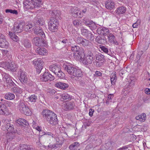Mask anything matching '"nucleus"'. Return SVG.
<instances>
[{
    "mask_svg": "<svg viewBox=\"0 0 150 150\" xmlns=\"http://www.w3.org/2000/svg\"><path fill=\"white\" fill-rule=\"evenodd\" d=\"M40 78V80L43 82L51 81L54 79V76L47 72H45L43 74L41 75Z\"/></svg>",
    "mask_w": 150,
    "mask_h": 150,
    "instance_id": "nucleus-9",
    "label": "nucleus"
},
{
    "mask_svg": "<svg viewBox=\"0 0 150 150\" xmlns=\"http://www.w3.org/2000/svg\"><path fill=\"white\" fill-rule=\"evenodd\" d=\"M3 121L4 126L3 129L4 131L6 130L8 131L6 134V137L7 142H8L15 138L16 132L14 129L13 125L10 124L8 120L5 119L3 120Z\"/></svg>",
    "mask_w": 150,
    "mask_h": 150,
    "instance_id": "nucleus-1",
    "label": "nucleus"
},
{
    "mask_svg": "<svg viewBox=\"0 0 150 150\" xmlns=\"http://www.w3.org/2000/svg\"><path fill=\"white\" fill-rule=\"evenodd\" d=\"M24 25L25 23L23 22L15 24L13 26V32L15 33L21 32L23 30Z\"/></svg>",
    "mask_w": 150,
    "mask_h": 150,
    "instance_id": "nucleus-14",
    "label": "nucleus"
},
{
    "mask_svg": "<svg viewBox=\"0 0 150 150\" xmlns=\"http://www.w3.org/2000/svg\"><path fill=\"white\" fill-rule=\"evenodd\" d=\"M87 38H89L91 41L93 40L94 38V35H93L91 32H90V33L89 34L88 36V37H87Z\"/></svg>",
    "mask_w": 150,
    "mask_h": 150,
    "instance_id": "nucleus-55",
    "label": "nucleus"
},
{
    "mask_svg": "<svg viewBox=\"0 0 150 150\" xmlns=\"http://www.w3.org/2000/svg\"><path fill=\"white\" fill-rule=\"evenodd\" d=\"M36 53L39 55H45L47 53V50L44 48L38 47L35 50Z\"/></svg>",
    "mask_w": 150,
    "mask_h": 150,
    "instance_id": "nucleus-20",
    "label": "nucleus"
},
{
    "mask_svg": "<svg viewBox=\"0 0 150 150\" xmlns=\"http://www.w3.org/2000/svg\"><path fill=\"white\" fill-rule=\"evenodd\" d=\"M28 99L31 102L35 103L38 100V97L36 95L33 94L28 97Z\"/></svg>",
    "mask_w": 150,
    "mask_h": 150,
    "instance_id": "nucleus-41",
    "label": "nucleus"
},
{
    "mask_svg": "<svg viewBox=\"0 0 150 150\" xmlns=\"http://www.w3.org/2000/svg\"><path fill=\"white\" fill-rule=\"evenodd\" d=\"M126 8L123 7L121 6L117 8L116 10V13L119 15L124 13L126 11Z\"/></svg>",
    "mask_w": 150,
    "mask_h": 150,
    "instance_id": "nucleus-35",
    "label": "nucleus"
},
{
    "mask_svg": "<svg viewBox=\"0 0 150 150\" xmlns=\"http://www.w3.org/2000/svg\"><path fill=\"white\" fill-rule=\"evenodd\" d=\"M12 89V91L15 94L17 97L18 96L23 92L22 89L18 86L13 88Z\"/></svg>",
    "mask_w": 150,
    "mask_h": 150,
    "instance_id": "nucleus-21",
    "label": "nucleus"
},
{
    "mask_svg": "<svg viewBox=\"0 0 150 150\" xmlns=\"http://www.w3.org/2000/svg\"><path fill=\"white\" fill-rule=\"evenodd\" d=\"M11 39L14 41L16 42H17L19 40V38L15 34L13 35Z\"/></svg>",
    "mask_w": 150,
    "mask_h": 150,
    "instance_id": "nucleus-57",
    "label": "nucleus"
},
{
    "mask_svg": "<svg viewBox=\"0 0 150 150\" xmlns=\"http://www.w3.org/2000/svg\"><path fill=\"white\" fill-rule=\"evenodd\" d=\"M8 47V42L6 41L5 38L0 44V47L2 48H7Z\"/></svg>",
    "mask_w": 150,
    "mask_h": 150,
    "instance_id": "nucleus-45",
    "label": "nucleus"
},
{
    "mask_svg": "<svg viewBox=\"0 0 150 150\" xmlns=\"http://www.w3.org/2000/svg\"><path fill=\"white\" fill-rule=\"evenodd\" d=\"M81 50L79 52L74 53V57L76 60L80 61L81 60L82 56L83 55L85 56L84 50L83 49H81Z\"/></svg>",
    "mask_w": 150,
    "mask_h": 150,
    "instance_id": "nucleus-16",
    "label": "nucleus"
},
{
    "mask_svg": "<svg viewBox=\"0 0 150 150\" xmlns=\"http://www.w3.org/2000/svg\"><path fill=\"white\" fill-rule=\"evenodd\" d=\"M56 74L57 75L58 77L61 79H65V74L62 71H61L60 69L59 70V71H58L57 73Z\"/></svg>",
    "mask_w": 150,
    "mask_h": 150,
    "instance_id": "nucleus-42",
    "label": "nucleus"
},
{
    "mask_svg": "<svg viewBox=\"0 0 150 150\" xmlns=\"http://www.w3.org/2000/svg\"><path fill=\"white\" fill-rule=\"evenodd\" d=\"M135 118L137 120L140 121V122H143L145 121L146 119V115L145 113H143L136 116Z\"/></svg>",
    "mask_w": 150,
    "mask_h": 150,
    "instance_id": "nucleus-27",
    "label": "nucleus"
},
{
    "mask_svg": "<svg viewBox=\"0 0 150 150\" xmlns=\"http://www.w3.org/2000/svg\"><path fill=\"white\" fill-rule=\"evenodd\" d=\"M8 79V80L6 81V84L8 87L14 86L15 85H16L15 84L11 78L10 79Z\"/></svg>",
    "mask_w": 150,
    "mask_h": 150,
    "instance_id": "nucleus-37",
    "label": "nucleus"
},
{
    "mask_svg": "<svg viewBox=\"0 0 150 150\" xmlns=\"http://www.w3.org/2000/svg\"><path fill=\"white\" fill-rule=\"evenodd\" d=\"M96 59L97 61L100 62H102V61L104 62L105 61L104 56L101 54H99L98 55H97Z\"/></svg>",
    "mask_w": 150,
    "mask_h": 150,
    "instance_id": "nucleus-39",
    "label": "nucleus"
},
{
    "mask_svg": "<svg viewBox=\"0 0 150 150\" xmlns=\"http://www.w3.org/2000/svg\"><path fill=\"white\" fill-rule=\"evenodd\" d=\"M74 68L75 67H73L71 64L68 65H66V69H67L66 71H67L68 74L70 75L72 74V72L74 70Z\"/></svg>",
    "mask_w": 150,
    "mask_h": 150,
    "instance_id": "nucleus-33",
    "label": "nucleus"
},
{
    "mask_svg": "<svg viewBox=\"0 0 150 150\" xmlns=\"http://www.w3.org/2000/svg\"><path fill=\"white\" fill-rule=\"evenodd\" d=\"M73 23L74 25L76 26H78L79 25L81 24L80 21L78 20H76L73 21Z\"/></svg>",
    "mask_w": 150,
    "mask_h": 150,
    "instance_id": "nucleus-56",
    "label": "nucleus"
},
{
    "mask_svg": "<svg viewBox=\"0 0 150 150\" xmlns=\"http://www.w3.org/2000/svg\"><path fill=\"white\" fill-rule=\"evenodd\" d=\"M101 50L103 51V52L105 53H107L108 52V48L104 46H101L100 47Z\"/></svg>",
    "mask_w": 150,
    "mask_h": 150,
    "instance_id": "nucleus-54",
    "label": "nucleus"
},
{
    "mask_svg": "<svg viewBox=\"0 0 150 150\" xmlns=\"http://www.w3.org/2000/svg\"><path fill=\"white\" fill-rule=\"evenodd\" d=\"M89 27L91 30H94L96 29L97 26L95 23L93 21Z\"/></svg>",
    "mask_w": 150,
    "mask_h": 150,
    "instance_id": "nucleus-50",
    "label": "nucleus"
},
{
    "mask_svg": "<svg viewBox=\"0 0 150 150\" xmlns=\"http://www.w3.org/2000/svg\"><path fill=\"white\" fill-rule=\"evenodd\" d=\"M99 3L98 2L96 1L93 3H92L89 6L90 7L93 8L95 9L96 7H97Z\"/></svg>",
    "mask_w": 150,
    "mask_h": 150,
    "instance_id": "nucleus-52",
    "label": "nucleus"
},
{
    "mask_svg": "<svg viewBox=\"0 0 150 150\" xmlns=\"http://www.w3.org/2000/svg\"><path fill=\"white\" fill-rule=\"evenodd\" d=\"M54 86L56 87L63 90H65L66 88L65 84L61 82L56 83Z\"/></svg>",
    "mask_w": 150,
    "mask_h": 150,
    "instance_id": "nucleus-30",
    "label": "nucleus"
},
{
    "mask_svg": "<svg viewBox=\"0 0 150 150\" xmlns=\"http://www.w3.org/2000/svg\"><path fill=\"white\" fill-rule=\"evenodd\" d=\"M34 33L38 36H41L42 38L45 36V34L41 28L37 27L34 30Z\"/></svg>",
    "mask_w": 150,
    "mask_h": 150,
    "instance_id": "nucleus-18",
    "label": "nucleus"
},
{
    "mask_svg": "<svg viewBox=\"0 0 150 150\" xmlns=\"http://www.w3.org/2000/svg\"><path fill=\"white\" fill-rule=\"evenodd\" d=\"M9 114V110L6 106L0 103V114L6 115Z\"/></svg>",
    "mask_w": 150,
    "mask_h": 150,
    "instance_id": "nucleus-15",
    "label": "nucleus"
},
{
    "mask_svg": "<svg viewBox=\"0 0 150 150\" xmlns=\"http://www.w3.org/2000/svg\"><path fill=\"white\" fill-rule=\"evenodd\" d=\"M88 54L86 56H84V57L82 58L81 61L84 65H88L91 64L92 62L93 55V53L91 51H89Z\"/></svg>",
    "mask_w": 150,
    "mask_h": 150,
    "instance_id": "nucleus-8",
    "label": "nucleus"
},
{
    "mask_svg": "<svg viewBox=\"0 0 150 150\" xmlns=\"http://www.w3.org/2000/svg\"><path fill=\"white\" fill-rule=\"evenodd\" d=\"M75 104L74 102H71L66 103V109L70 110L73 109Z\"/></svg>",
    "mask_w": 150,
    "mask_h": 150,
    "instance_id": "nucleus-34",
    "label": "nucleus"
},
{
    "mask_svg": "<svg viewBox=\"0 0 150 150\" xmlns=\"http://www.w3.org/2000/svg\"><path fill=\"white\" fill-rule=\"evenodd\" d=\"M1 52L3 54V56L4 57L6 56V57H5L6 59L7 60L8 58V59L10 58L9 55H10L9 54L8 51L7 50H1Z\"/></svg>",
    "mask_w": 150,
    "mask_h": 150,
    "instance_id": "nucleus-44",
    "label": "nucleus"
},
{
    "mask_svg": "<svg viewBox=\"0 0 150 150\" xmlns=\"http://www.w3.org/2000/svg\"><path fill=\"white\" fill-rule=\"evenodd\" d=\"M110 77L111 83L112 85H114L115 84L117 80L116 76V72L112 73L111 74Z\"/></svg>",
    "mask_w": 150,
    "mask_h": 150,
    "instance_id": "nucleus-32",
    "label": "nucleus"
},
{
    "mask_svg": "<svg viewBox=\"0 0 150 150\" xmlns=\"http://www.w3.org/2000/svg\"><path fill=\"white\" fill-rule=\"evenodd\" d=\"M15 97V96L13 93H8L6 94L5 98L8 100H11L13 99Z\"/></svg>",
    "mask_w": 150,
    "mask_h": 150,
    "instance_id": "nucleus-38",
    "label": "nucleus"
},
{
    "mask_svg": "<svg viewBox=\"0 0 150 150\" xmlns=\"http://www.w3.org/2000/svg\"><path fill=\"white\" fill-rule=\"evenodd\" d=\"M97 31L98 34L103 35L104 36L107 35L110 33L109 30L105 28H99L97 29Z\"/></svg>",
    "mask_w": 150,
    "mask_h": 150,
    "instance_id": "nucleus-17",
    "label": "nucleus"
},
{
    "mask_svg": "<svg viewBox=\"0 0 150 150\" xmlns=\"http://www.w3.org/2000/svg\"><path fill=\"white\" fill-rule=\"evenodd\" d=\"M33 64L36 67L38 72H40L42 69L43 62L42 59H35L33 61Z\"/></svg>",
    "mask_w": 150,
    "mask_h": 150,
    "instance_id": "nucleus-10",
    "label": "nucleus"
},
{
    "mask_svg": "<svg viewBox=\"0 0 150 150\" xmlns=\"http://www.w3.org/2000/svg\"><path fill=\"white\" fill-rule=\"evenodd\" d=\"M61 101L64 102L65 103V100L66 99L65 95L64 94H63L61 97L60 98Z\"/></svg>",
    "mask_w": 150,
    "mask_h": 150,
    "instance_id": "nucleus-61",
    "label": "nucleus"
},
{
    "mask_svg": "<svg viewBox=\"0 0 150 150\" xmlns=\"http://www.w3.org/2000/svg\"><path fill=\"white\" fill-rule=\"evenodd\" d=\"M103 63L104 62L102 61L101 62L97 61L96 63V65L98 67H101L103 65Z\"/></svg>",
    "mask_w": 150,
    "mask_h": 150,
    "instance_id": "nucleus-58",
    "label": "nucleus"
},
{
    "mask_svg": "<svg viewBox=\"0 0 150 150\" xmlns=\"http://www.w3.org/2000/svg\"><path fill=\"white\" fill-rule=\"evenodd\" d=\"M96 41L98 43L100 44H103L105 43V41L104 39L101 38H96Z\"/></svg>",
    "mask_w": 150,
    "mask_h": 150,
    "instance_id": "nucleus-49",
    "label": "nucleus"
},
{
    "mask_svg": "<svg viewBox=\"0 0 150 150\" xmlns=\"http://www.w3.org/2000/svg\"><path fill=\"white\" fill-rule=\"evenodd\" d=\"M107 37L108 40L110 42H113V43H115V44H118V42H117L116 41V42H115V36L112 34L109 33L108 34Z\"/></svg>",
    "mask_w": 150,
    "mask_h": 150,
    "instance_id": "nucleus-23",
    "label": "nucleus"
},
{
    "mask_svg": "<svg viewBox=\"0 0 150 150\" xmlns=\"http://www.w3.org/2000/svg\"><path fill=\"white\" fill-rule=\"evenodd\" d=\"M105 4L106 8L108 9H112L115 7V2L112 0H108Z\"/></svg>",
    "mask_w": 150,
    "mask_h": 150,
    "instance_id": "nucleus-19",
    "label": "nucleus"
},
{
    "mask_svg": "<svg viewBox=\"0 0 150 150\" xmlns=\"http://www.w3.org/2000/svg\"><path fill=\"white\" fill-rule=\"evenodd\" d=\"M89 115L91 117L92 116L93 113L94 112V110L93 109H92L91 108L89 109Z\"/></svg>",
    "mask_w": 150,
    "mask_h": 150,
    "instance_id": "nucleus-62",
    "label": "nucleus"
},
{
    "mask_svg": "<svg viewBox=\"0 0 150 150\" xmlns=\"http://www.w3.org/2000/svg\"><path fill=\"white\" fill-rule=\"evenodd\" d=\"M30 146V145H21L18 147V150H33Z\"/></svg>",
    "mask_w": 150,
    "mask_h": 150,
    "instance_id": "nucleus-24",
    "label": "nucleus"
},
{
    "mask_svg": "<svg viewBox=\"0 0 150 150\" xmlns=\"http://www.w3.org/2000/svg\"><path fill=\"white\" fill-rule=\"evenodd\" d=\"M50 14L55 18L59 17L60 15V11L59 10H54L50 12Z\"/></svg>",
    "mask_w": 150,
    "mask_h": 150,
    "instance_id": "nucleus-31",
    "label": "nucleus"
},
{
    "mask_svg": "<svg viewBox=\"0 0 150 150\" xmlns=\"http://www.w3.org/2000/svg\"><path fill=\"white\" fill-rule=\"evenodd\" d=\"M16 122L20 125H27L28 123L27 121L24 119L19 118L16 121Z\"/></svg>",
    "mask_w": 150,
    "mask_h": 150,
    "instance_id": "nucleus-26",
    "label": "nucleus"
},
{
    "mask_svg": "<svg viewBox=\"0 0 150 150\" xmlns=\"http://www.w3.org/2000/svg\"><path fill=\"white\" fill-rule=\"evenodd\" d=\"M9 57L10 58L7 59L6 62H3L2 65L5 67L6 68L14 71L16 70V66L13 62H11L12 56L9 55Z\"/></svg>",
    "mask_w": 150,
    "mask_h": 150,
    "instance_id": "nucleus-7",
    "label": "nucleus"
},
{
    "mask_svg": "<svg viewBox=\"0 0 150 150\" xmlns=\"http://www.w3.org/2000/svg\"><path fill=\"white\" fill-rule=\"evenodd\" d=\"M59 25L58 21L54 18H51L48 23L49 29L52 32H55Z\"/></svg>",
    "mask_w": 150,
    "mask_h": 150,
    "instance_id": "nucleus-4",
    "label": "nucleus"
},
{
    "mask_svg": "<svg viewBox=\"0 0 150 150\" xmlns=\"http://www.w3.org/2000/svg\"><path fill=\"white\" fill-rule=\"evenodd\" d=\"M18 108L20 111L26 115L30 116L32 114V112L28 106L23 102H20Z\"/></svg>",
    "mask_w": 150,
    "mask_h": 150,
    "instance_id": "nucleus-3",
    "label": "nucleus"
},
{
    "mask_svg": "<svg viewBox=\"0 0 150 150\" xmlns=\"http://www.w3.org/2000/svg\"><path fill=\"white\" fill-rule=\"evenodd\" d=\"M42 114L43 117L50 124L55 125L58 124L57 115L52 111L45 110L42 111Z\"/></svg>",
    "mask_w": 150,
    "mask_h": 150,
    "instance_id": "nucleus-2",
    "label": "nucleus"
},
{
    "mask_svg": "<svg viewBox=\"0 0 150 150\" xmlns=\"http://www.w3.org/2000/svg\"><path fill=\"white\" fill-rule=\"evenodd\" d=\"M18 74L19 75V79L21 82L23 84L26 83L27 81V73L21 70L18 72Z\"/></svg>",
    "mask_w": 150,
    "mask_h": 150,
    "instance_id": "nucleus-13",
    "label": "nucleus"
},
{
    "mask_svg": "<svg viewBox=\"0 0 150 150\" xmlns=\"http://www.w3.org/2000/svg\"><path fill=\"white\" fill-rule=\"evenodd\" d=\"M79 144L78 142H76L71 144L69 148L70 150H77L79 149Z\"/></svg>",
    "mask_w": 150,
    "mask_h": 150,
    "instance_id": "nucleus-28",
    "label": "nucleus"
},
{
    "mask_svg": "<svg viewBox=\"0 0 150 150\" xmlns=\"http://www.w3.org/2000/svg\"><path fill=\"white\" fill-rule=\"evenodd\" d=\"M77 43L80 45L87 48L93 47L92 43L88 40L82 37H78L76 40Z\"/></svg>",
    "mask_w": 150,
    "mask_h": 150,
    "instance_id": "nucleus-6",
    "label": "nucleus"
},
{
    "mask_svg": "<svg viewBox=\"0 0 150 150\" xmlns=\"http://www.w3.org/2000/svg\"><path fill=\"white\" fill-rule=\"evenodd\" d=\"M102 75V73L99 71H96L95 72V76H100Z\"/></svg>",
    "mask_w": 150,
    "mask_h": 150,
    "instance_id": "nucleus-63",
    "label": "nucleus"
},
{
    "mask_svg": "<svg viewBox=\"0 0 150 150\" xmlns=\"http://www.w3.org/2000/svg\"><path fill=\"white\" fill-rule=\"evenodd\" d=\"M7 104H8V106L9 107H13L14 105L13 103L10 101H8Z\"/></svg>",
    "mask_w": 150,
    "mask_h": 150,
    "instance_id": "nucleus-64",
    "label": "nucleus"
},
{
    "mask_svg": "<svg viewBox=\"0 0 150 150\" xmlns=\"http://www.w3.org/2000/svg\"><path fill=\"white\" fill-rule=\"evenodd\" d=\"M5 12L6 13H10L16 15H18V13L17 10L11 9H6L5 10Z\"/></svg>",
    "mask_w": 150,
    "mask_h": 150,
    "instance_id": "nucleus-47",
    "label": "nucleus"
},
{
    "mask_svg": "<svg viewBox=\"0 0 150 150\" xmlns=\"http://www.w3.org/2000/svg\"><path fill=\"white\" fill-rule=\"evenodd\" d=\"M23 4V8L25 11L32 10L34 8L39 7L35 4V3L32 2L31 0H24Z\"/></svg>",
    "mask_w": 150,
    "mask_h": 150,
    "instance_id": "nucleus-5",
    "label": "nucleus"
},
{
    "mask_svg": "<svg viewBox=\"0 0 150 150\" xmlns=\"http://www.w3.org/2000/svg\"><path fill=\"white\" fill-rule=\"evenodd\" d=\"M23 45L26 48H29L31 46L30 42L27 40H24L23 43Z\"/></svg>",
    "mask_w": 150,
    "mask_h": 150,
    "instance_id": "nucleus-48",
    "label": "nucleus"
},
{
    "mask_svg": "<svg viewBox=\"0 0 150 150\" xmlns=\"http://www.w3.org/2000/svg\"><path fill=\"white\" fill-rule=\"evenodd\" d=\"M59 66L55 64L50 65L49 67L50 70L54 72L55 74L57 73L58 71H59Z\"/></svg>",
    "mask_w": 150,
    "mask_h": 150,
    "instance_id": "nucleus-22",
    "label": "nucleus"
},
{
    "mask_svg": "<svg viewBox=\"0 0 150 150\" xmlns=\"http://www.w3.org/2000/svg\"><path fill=\"white\" fill-rule=\"evenodd\" d=\"M24 29L26 31H29L30 29V28H32L33 27V25L30 23H26L24 25Z\"/></svg>",
    "mask_w": 150,
    "mask_h": 150,
    "instance_id": "nucleus-43",
    "label": "nucleus"
},
{
    "mask_svg": "<svg viewBox=\"0 0 150 150\" xmlns=\"http://www.w3.org/2000/svg\"><path fill=\"white\" fill-rule=\"evenodd\" d=\"M71 49L74 53L79 52L81 51V49H83L82 48H80L79 46L75 45L74 46H71L70 47H68V50Z\"/></svg>",
    "mask_w": 150,
    "mask_h": 150,
    "instance_id": "nucleus-29",
    "label": "nucleus"
},
{
    "mask_svg": "<svg viewBox=\"0 0 150 150\" xmlns=\"http://www.w3.org/2000/svg\"><path fill=\"white\" fill-rule=\"evenodd\" d=\"M34 21L38 25H42L44 23V21L42 18H40L39 16H36L34 19Z\"/></svg>",
    "mask_w": 150,
    "mask_h": 150,
    "instance_id": "nucleus-25",
    "label": "nucleus"
},
{
    "mask_svg": "<svg viewBox=\"0 0 150 150\" xmlns=\"http://www.w3.org/2000/svg\"><path fill=\"white\" fill-rule=\"evenodd\" d=\"M71 13L72 16L75 18H81L83 16V13L80 11L79 9L75 7L71 9Z\"/></svg>",
    "mask_w": 150,
    "mask_h": 150,
    "instance_id": "nucleus-11",
    "label": "nucleus"
},
{
    "mask_svg": "<svg viewBox=\"0 0 150 150\" xmlns=\"http://www.w3.org/2000/svg\"><path fill=\"white\" fill-rule=\"evenodd\" d=\"M83 76L82 71L79 69L76 68L74 76L75 77H81Z\"/></svg>",
    "mask_w": 150,
    "mask_h": 150,
    "instance_id": "nucleus-40",
    "label": "nucleus"
},
{
    "mask_svg": "<svg viewBox=\"0 0 150 150\" xmlns=\"http://www.w3.org/2000/svg\"><path fill=\"white\" fill-rule=\"evenodd\" d=\"M32 2L35 3V4H36L37 6H38L39 7L42 4V0H31Z\"/></svg>",
    "mask_w": 150,
    "mask_h": 150,
    "instance_id": "nucleus-51",
    "label": "nucleus"
},
{
    "mask_svg": "<svg viewBox=\"0 0 150 150\" xmlns=\"http://www.w3.org/2000/svg\"><path fill=\"white\" fill-rule=\"evenodd\" d=\"M113 94H110L108 95V100H110V102H112L111 100L112 98H113Z\"/></svg>",
    "mask_w": 150,
    "mask_h": 150,
    "instance_id": "nucleus-59",
    "label": "nucleus"
},
{
    "mask_svg": "<svg viewBox=\"0 0 150 150\" xmlns=\"http://www.w3.org/2000/svg\"><path fill=\"white\" fill-rule=\"evenodd\" d=\"M5 38L4 36L2 34L0 33V44L2 42Z\"/></svg>",
    "mask_w": 150,
    "mask_h": 150,
    "instance_id": "nucleus-60",
    "label": "nucleus"
},
{
    "mask_svg": "<svg viewBox=\"0 0 150 150\" xmlns=\"http://www.w3.org/2000/svg\"><path fill=\"white\" fill-rule=\"evenodd\" d=\"M33 44L37 46H43L45 44V40L42 38L38 37L34 38L32 40Z\"/></svg>",
    "mask_w": 150,
    "mask_h": 150,
    "instance_id": "nucleus-12",
    "label": "nucleus"
},
{
    "mask_svg": "<svg viewBox=\"0 0 150 150\" xmlns=\"http://www.w3.org/2000/svg\"><path fill=\"white\" fill-rule=\"evenodd\" d=\"M81 34L84 36L88 37L90 32L88 30L82 28L81 29Z\"/></svg>",
    "mask_w": 150,
    "mask_h": 150,
    "instance_id": "nucleus-36",
    "label": "nucleus"
},
{
    "mask_svg": "<svg viewBox=\"0 0 150 150\" xmlns=\"http://www.w3.org/2000/svg\"><path fill=\"white\" fill-rule=\"evenodd\" d=\"M3 76V80L6 81L8 80V79H10L11 78V76L6 74H4Z\"/></svg>",
    "mask_w": 150,
    "mask_h": 150,
    "instance_id": "nucleus-53",
    "label": "nucleus"
},
{
    "mask_svg": "<svg viewBox=\"0 0 150 150\" xmlns=\"http://www.w3.org/2000/svg\"><path fill=\"white\" fill-rule=\"evenodd\" d=\"M93 21L91 20H89L86 18H84L83 19V22L84 24L87 26L88 27L90 26L91 23H92Z\"/></svg>",
    "mask_w": 150,
    "mask_h": 150,
    "instance_id": "nucleus-46",
    "label": "nucleus"
}]
</instances>
